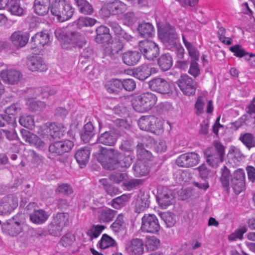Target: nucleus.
Masks as SVG:
<instances>
[{"label":"nucleus","instance_id":"nucleus-15","mask_svg":"<svg viewBox=\"0 0 255 255\" xmlns=\"http://www.w3.org/2000/svg\"><path fill=\"white\" fill-rule=\"evenodd\" d=\"M199 161V156L195 152H188L180 155L176 160V164L182 167H191Z\"/></svg>","mask_w":255,"mask_h":255},{"label":"nucleus","instance_id":"nucleus-63","mask_svg":"<svg viewBox=\"0 0 255 255\" xmlns=\"http://www.w3.org/2000/svg\"><path fill=\"white\" fill-rule=\"evenodd\" d=\"M197 61L192 60L190 64L189 73L194 77H196L200 74V69Z\"/></svg>","mask_w":255,"mask_h":255},{"label":"nucleus","instance_id":"nucleus-56","mask_svg":"<svg viewBox=\"0 0 255 255\" xmlns=\"http://www.w3.org/2000/svg\"><path fill=\"white\" fill-rule=\"evenodd\" d=\"M207 102V99L205 97L199 96L198 97L195 105L196 113L198 115L203 113L204 105Z\"/></svg>","mask_w":255,"mask_h":255},{"label":"nucleus","instance_id":"nucleus-40","mask_svg":"<svg viewBox=\"0 0 255 255\" xmlns=\"http://www.w3.org/2000/svg\"><path fill=\"white\" fill-rule=\"evenodd\" d=\"M122 81L119 79H113L107 87V90L109 93L117 94L123 89Z\"/></svg>","mask_w":255,"mask_h":255},{"label":"nucleus","instance_id":"nucleus-19","mask_svg":"<svg viewBox=\"0 0 255 255\" xmlns=\"http://www.w3.org/2000/svg\"><path fill=\"white\" fill-rule=\"evenodd\" d=\"M143 242L141 239L134 238L127 243L125 250L129 255H141L143 253Z\"/></svg>","mask_w":255,"mask_h":255},{"label":"nucleus","instance_id":"nucleus-30","mask_svg":"<svg viewBox=\"0 0 255 255\" xmlns=\"http://www.w3.org/2000/svg\"><path fill=\"white\" fill-rule=\"evenodd\" d=\"M10 39L13 44L15 47L19 48L26 44L29 37L27 34L23 33L20 31H15L12 34Z\"/></svg>","mask_w":255,"mask_h":255},{"label":"nucleus","instance_id":"nucleus-25","mask_svg":"<svg viewBox=\"0 0 255 255\" xmlns=\"http://www.w3.org/2000/svg\"><path fill=\"white\" fill-rule=\"evenodd\" d=\"M117 139L115 132L113 130H110L101 133L99 136L97 140L99 143L103 145L113 146L116 143Z\"/></svg>","mask_w":255,"mask_h":255},{"label":"nucleus","instance_id":"nucleus-36","mask_svg":"<svg viewBox=\"0 0 255 255\" xmlns=\"http://www.w3.org/2000/svg\"><path fill=\"white\" fill-rule=\"evenodd\" d=\"M107 7L109 8L112 14H117L125 11L126 9V5L119 0H116L113 2L107 3Z\"/></svg>","mask_w":255,"mask_h":255},{"label":"nucleus","instance_id":"nucleus-24","mask_svg":"<svg viewBox=\"0 0 255 255\" xmlns=\"http://www.w3.org/2000/svg\"><path fill=\"white\" fill-rule=\"evenodd\" d=\"M90 150L89 147H84L77 150L75 154V159L81 168L84 167L89 161Z\"/></svg>","mask_w":255,"mask_h":255},{"label":"nucleus","instance_id":"nucleus-43","mask_svg":"<svg viewBox=\"0 0 255 255\" xmlns=\"http://www.w3.org/2000/svg\"><path fill=\"white\" fill-rule=\"evenodd\" d=\"M130 197L129 194H123L112 200V206L113 208L119 209L126 206Z\"/></svg>","mask_w":255,"mask_h":255},{"label":"nucleus","instance_id":"nucleus-20","mask_svg":"<svg viewBox=\"0 0 255 255\" xmlns=\"http://www.w3.org/2000/svg\"><path fill=\"white\" fill-rule=\"evenodd\" d=\"M26 65L32 72H42L47 69V66L41 57L38 55L30 56L27 58Z\"/></svg>","mask_w":255,"mask_h":255},{"label":"nucleus","instance_id":"nucleus-33","mask_svg":"<svg viewBox=\"0 0 255 255\" xmlns=\"http://www.w3.org/2000/svg\"><path fill=\"white\" fill-rule=\"evenodd\" d=\"M157 64L161 70L166 71L172 66V57L168 53L162 54L158 59Z\"/></svg>","mask_w":255,"mask_h":255},{"label":"nucleus","instance_id":"nucleus-4","mask_svg":"<svg viewBox=\"0 0 255 255\" xmlns=\"http://www.w3.org/2000/svg\"><path fill=\"white\" fill-rule=\"evenodd\" d=\"M50 10L51 14L61 22L70 19L74 12V9L66 0H55L52 3Z\"/></svg>","mask_w":255,"mask_h":255},{"label":"nucleus","instance_id":"nucleus-5","mask_svg":"<svg viewBox=\"0 0 255 255\" xmlns=\"http://www.w3.org/2000/svg\"><path fill=\"white\" fill-rule=\"evenodd\" d=\"M207 162L213 167H216L218 164L224 160L225 147L219 141H215L213 146L207 148L205 151Z\"/></svg>","mask_w":255,"mask_h":255},{"label":"nucleus","instance_id":"nucleus-42","mask_svg":"<svg viewBox=\"0 0 255 255\" xmlns=\"http://www.w3.org/2000/svg\"><path fill=\"white\" fill-rule=\"evenodd\" d=\"M133 170L135 176H145L149 172L147 166L142 161L136 162L133 167Z\"/></svg>","mask_w":255,"mask_h":255},{"label":"nucleus","instance_id":"nucleus-12","mask_svg":"<svg viewBox=\"0 0 255 255\" xmlns=\"http://www.w3.org/2000/svg\"><path fill=\"white\" fill-rule=\"evenodd\" d=\"M18 206V199L13 195H8L0 200V215L10 214Z\"/></svg>","mask_w":255,"mask_h":255},{"label":"nucleus","instance_id":"nucleus-17","mask_svg":"<svg viewBox=\"0 0 255 255\" xmlns=\"http://www.w3.org/2000/svg\"><path fill=\"white\" fill-rule=\"evenodd\" d=\"M22 74L19 71L14 69L5 70L0 73V77L5 83L10 85L18 83L22 78Z\"/></svg>","mask_w":255,"mask_h":255},{"label":"nucleus","instance_id":"nucleus-11","mask_svg":"<svg viewBox=\"0 0 255 255\" xmlns=\"http://www.w3.org/2000/svg\"><path fill=\"white\" fill-rule=\"evenodd\" d=\"M159 36L169 44L175 46L178 42V36L174 27L166 24L163 28L158 29Z\"/></svg>","mask_w":255,"mask_h":255},{"label":"nucleus","instance_id":"nucleus-26","mask_svg":"<svg viewBox=\"0 0 255 255\" xmlns=\"http://www.w3.org/2000/svg\"><path fill=\"white\" fill-rule=\"evenodd\" d=\"M49 215L43 209H34L29 213V219L31 222L35 224H42L48 219Z\"/></svg>","mask_w":255,"mask_h":255},{"label":"nucleus","instance_id":"nucleus-34","mask_svg":"<svg viewBox=\"0 0 255 255\" xmlns=\"http://www.w3.org/2000/svg\"><path fill=\"white\" fill-rule=\"evenodd\" d=\"M137 30L140 35L145 38L152 37L155 33L153 26L149 22H142L139 24Z\"/></svg>","mask_w":255,"mask_h":255},{"label":"nucleus","instance_id":"nucleus-37","mask_svg":"<svg viewBox=\"0 0 255 255\" xmlns=\"http://www.w3.org/2000/svg\"><path fill=\"white\" fill-rule=\"evenodd\" d=\"M239 139L249 149L255 147V136L251 133H241Z\"/></svg>","mask_w":255,"mask_h":255},{"label":"nucleus","instance_id":"nucleus-1","mask_svg":"<svg viewBox=\"0 0 255 255\" xmlns=\"http://www.w3.org/2000/svg\"><path fill=\"white\" fill-rule=\"evenodd\" d=\"M135 144L132 139L126 140L122 142L120 148L128 153H120L114 148H102L100 156L105 159L106 162L105 166L109 170H114L121 168H128L133 162L134 156L132 154Z\"/></svg>","mask_w":255,"mask_h":255},{"label":"nucleus","instance_id":"nucleus-14","mask_svg":"<svg viewBox=\"0 0 255 255\" xmlns=\"http://www.w3.org/2000/svg\"><path fill=\"white\" fill-rule=\"evenodd\" d=\"M176 83L184 95L191 96L195 94L196 89V83L188 75L181 76Z\"/></svg>","mask_w":255,"mask_h":255},{"label":"nucleus","instance_id":"nucleus-57","mask_svg":"<svg viewBox=\"0 0 255 255\" xmlns=\"http://www.w3.org/2000/svg\"><path fill=\"white\" fill-rule=\"evenodd\" d=\"M123 89L126 91L131 92L133 91L136 87V83L132 79H126L122 81Z\"/></svg>","mask_w":255,"mask_h":255},{"label":"nucleus","instance_id":"nucleus-23","mask_svg":"<svg viewBox=\"0 0 255 255\" xmlns=\"http://www.w3.org/2000/svg\"><path fill=\"white\" fill-rule=\"evenodd\" d=\"M21 133L23 139L26 142L40 149H43L45 147L44 142L36 135L25 129L21 130Z\"/></svg>","mask_w":255,"mask_h":255},{"label":"nucleus","instance_id":"nucleus-16","mask_svg":"<svg viewBox=\"0 0 255 255\" xmlns=\"http://www.w3.org/2000/svg\"><path fill=\"white\" fill-rule=\"evenodd\" d=\"M73 145V142L69 140L56 141L49 145V151L55 155H62L69 151Z\"/></svg>","mask_w":255,"mask_h":255},{"label":"nucleus","instance_id":"nucleus-10","mask_svg":"<svg viewBox=\"0 0 255 255\" xmlns=\"http://www.w3.org/2000/svg\"><path fill=\"white\" fill-rule=\"evenodd\" d=\"M123 48L124 45L120 41L112 43L110 47L105 50L104 58L110 63H116L122 55Z\"/></svg>","mask_w":255,"mask_h":255},{"label":"nucleus","instance_id":"nucleus-32","mask_svg":"<svg viewBox=\"0 0 255 255\" xmlns=\"http://www.w3.org/2000/svg\"><path fill=\"white\" fill-rule=\"evenodd\" d=\"M31 42L35 47H43L49 42V35L43 32H38L32 37Z\"/></svg>","mask_w":255,"mask_h":255},{"label":"nucleus","instance_id":"nucleus-61","mask_svg":"<svg viewBox=\"0 0 255 255\" xmlns=\"http://www.w3.org/2000/svg\"><path fill=\"white\" fill-rule=\"evenodd\" d=\"M127 176L126 173L114 172L110 175L109 178L111 181L115 183H119L123 181Z\"/></svg>","mask_w":255,"mask_h":255},{"label":"nucleus","instance_id":"nucleus-39","mask_svg":"<svg viewBox=\"0 0 255 255\" xmlns=\"http://www.w3.org/2000/svg\"><path fill=\"white\" fill-rule=\"evenodd\" d=\"M133 74L139 80L143 81L151 75V70L147 65H142L135 69Z\"/></svg>","mask_w":255,"mask_h":255},{"label":"nucleus","instance_id":"nucleus-62","mask_svg":"<svg viewBox=\"0 0 255 255\" xmlns=\"http://www.w3.org/2000/svg\"><path fill=\"white\" fill-rule=\"evenodd\" d=\"M75 240L74 236L71 234H67L64 236L60 241V244L64 247L71 245Z\"/></svg>","mask_w":255,"mask_h":255},{"label":"nucleus","instance_id":"nucleus-60","mask_svg":"<svg viewBox=\"0 0 255 255\" xmlns=\"http://www.w3.org/2000/svg\"><path fill=\"white\" fill-rule=\"evenodd\" d=\"M21 110V106L18 103H14L5 109V113L7 115H15L20 112Z\"/></svg>","mask_w":255,"mask_h":255},{"label":"nucleus","instance_id":"nucleus-27","mask_svg":"<svg viewBox=\"0 0 255 255\" xmlns=\"http://www.w3.org/2000/svg\"><path fill=\"white\" fill-rule=\"evenodd\" d=\"M150 201L148 194H140L137 196L135 202L134 212L139 214L148 208L149 206Z\"/></svg>","mask_w":255,"mask_h":255},{"label":"nucleus","instance_id":"nucleus-53","mask_svg":"<svg viewBox=\"0 0 255 255\" xmlns=\"http://www.w3.org/2000/svg\"><path fill=\"white\" fill-rule=\"evenodd\" d=\"M124 220L122 214H119L115 222L111 225V228L115 232H119L124 229Z\"/></svg>","mask_w":255,"mask_h":255},{"label":"nucleus","instance_id":"nucleus-2","mask_svg":"<svg viewBox=\"0 0 255 255\" xmlns=\"http://www.w3.org/2000/svg\"><path fill=\"white\" fill-rule=\"evenodd\" d=\"M55 35L64 48L72 46L81 48L86 43L84 35L76 31L67 32L64 29L57 28L55 31Z\"/></svg>","mask_w":255,"mask_h":255},{"label":"nucleus","instance_id":"nucleus-8","mask_svg":"<svg viewBox=\"0 0 255 255\" xmlns=\"http://www.w3.org/2000/svg\"><path fill=\"white\" fill-rule=\"evenodd\" d=\"M139 49L141 53L148 60H153L159 54V48L154 42L148 40L140 41Z\"/></svg>","mask_w":255,"mask_h":255},{"label":"nucleus","instance_id":"nucleus-64","mask_svg":"<svg viewBox=\"0 0 255 255\" xmlns=\"http://www.w3.org/2000/svg\"><path fill=\"white\" fill-rule=\"evenodd\" d=\"M92 62V59H88L86 58L80 57L79 63V66H80L82 69H83L84 71L88 70L89 69V67L91 66Z\"/></svg>","mask_w":255,"mask_h":255},{"label":"nucleus","instance_id":"nucleus-49","mask_svg":"<svg viewBox=\"0 0 255 255\" xmlns=\"http://www.w3.org/2000/svg\"><path fill=\"white\" fill-rule=\"evenodd\" d=\"M96 20L89 17H81L77 20L75 23L79 28L84 26H93L96 22Z\"/></svg>","mask_w":255,"mask_h":255},{"label":"nucleus","instance_id":"nucleus-59","mask_svg":"<svg viewBox=\"0 0 255 255\" xmlns=\"http://www.w3.org/2000/svg\"><path fill=\"white\" fill-rule=\"evenodd\" d=\"M39 91L42 92V97L46 99L48 98L50 96L54 95L57 93V90L55 88L49 87H43L42 89L37 90V92H39Z\"/></svg>","mask_w":255,"mask_h":255},{"label":"nucleus","instance_id":"nucleus-21","mask_svg":"<svg viewBox=\"0 0 255 255\" xmlns=\"http://www.w3.org/2000/svg\"><path fill=\"white\" fill-rule=\"evenodd\" d=\"M159 205L165 208L174 202V196L172 190L163 188L162 191L159 193L156 197Z\"/></svg>","mask_w":255,"mask_h":255},{"label":"nucleus","instance_id":"nucleus-3","mask_svg":"<svg viewBox=\"0 0 255 255\" xmlns=\"http://www.w3.org/2000/svg\"><path fill=\"white\" fill-rule=\"evenodd\" d=\"M157 100L155 94L146 92L135 96L132 100V105L135 111L144 113L151 110L156 104Z\"/></svg>","mask_w":255,"mask_h":255},{"label":"nucleus","instance_id":"nucleus-41","mask_svg":"<svg viewBox=\"0 0 255 255\" xmlns=\"http://www.w3.org/2000/svg\"><path fill=\"white\" fill-rule=\"evenodd\" d=\"M54 223L64 228L67 226L69 221V216L67 213H58L53 217Z\"/></svg>","mask_w":255,"mask_h":255},{"label":"nucleus","instance_id":"nucleus-9","mask_svg":"<svg viewBox=\"0 0 255 255\" xmlns=\"http://www.w3.org/2000/svg\"><path fill=\"white\" fill-rule=\"evenodd\" d=\"M160 229L158 220L153 214H145L142 218L141 229L143 232L156 234Z\"/></svg>","mask_w":255,"mask_h":255},{"label":"nucleus","instance_id":"nucleus-35","mask_svg":"<svg viewBox=\"0 0 255 255\" xmlns=\"http://www.w3.org/2000/svg\"><path fill=\"white\" fill-rule=\"evenodd\" d=\"M50 0H35L34 8L35 12L40 15L46 14L49 9Z\"/></svg>","mask_w":255,"mask_h":255},{"label":"nucleus","instance_id":"nucleus-50","mask_svg":"<svg viewBox=\"0 0 255 255\" xmlns=\"http://www.w3.org/2000/svg\"><path fill=\"white\" fill-rule=\"evenodd\" d=\"M105 227L103 225H93L87 232V234L90 238L91 240L93 238H96L101 234L104 230Z\"/></svg>","mask_w":255,"mask_h":255},{"label":"nucleus","instance_id":"nucleus-13","mask_svg":"<svg viewBox=\"0 0 255 255\" xmlns=\"http://www.w3.org/2000/svg\"><path fill=\"white\" fill-rule=\"evenodd\" d=\"M230 185L236 194H239L245 189V174L243 170H236L231 180Z\"/></svg>","mask_w":255,"mask_h":255},{"label":"nucleus","instance_id":"nucleus-48","mask_svg":"<svg viewBox=\"0 0 255 255\" xmlns=\"http://www.w3.org/2000/svg\"><path fill=\"white\" fill-rule=\"evenodd\" d=\"M230 177V173L229 169L224 166L221 169V176L220 180L223 186L226 188L227 192L229 191V186L230 185L229 179Z\"/></svg>","mask_w":255,"mask_h":255},{"label":"nucleus","instance_id":"nucleus-51","mask_svg":"<svg viewBox=\"0 0 255 255\" xmlns=\"http://www.w3.org/2000/svg\"><path fill=\"white\" fill-rule=\"evenodd\" d=\"M116 244L115 241L107 234H104L99 242V247L104 249L110 247H113Z\"/></svg>","mask_w":255,"mask_h":255},{"label":"nucleus","instance_id":"nucleus-22","mask_svg":"<svg viewBox=\"0 0 255 255\" xmlns=\"http://www.w3.org/2000/svg\"><path fill=\"white\" fill-rule=\"evenodd\" d=\"M47 137L49 140H54L62 137L66 132V128L62 124L52 123L46 129Z\"/></svg>","mask_w":255,"mask_h":255},{"label":"nucleus","instance_id":"nucleus-46","mask_svg":"<svg viewBox=\"0 0 255 255\" xmlns=\"http://www.w3.org/2000/svg\"><path fill=\"white\" fill-rule=\"evenodd\" d=\"M8 10L12 14L18 16L22 15L23 12V9L20 6L19 2L15 0L10 1Z\"/></svg>","mask_w":255,"mask_h":255},{"label":"nucleus","instance_id":"nucleus-38","mask_svg":"<svg viewBox=\"0 0 255 255\" xmlns=\"http://www.w3.org/2000/svg\"><path fill=\"white\" fill-rule=\"evenodd\" d=\"M79 11L85 15H90L94 11L92 5L86 0H74Z\"/></svg>","mask_w":255,"mask_h":255},{"label":"nucleus","instance_id":"nucleus-7","mask_svg":"<svg viewBox=\"0 0 255 255\" xmlns=\"http://www.w3.org/2000/svg\"><path fill=\"white\" fill-rule=\"evenodd\" d=\"M139 128L143 130L156 133L163 129V124L161 120L154 116H143L138 121Z\"/></svg>","mask_w":255,"mask_h":255},{"label":"nucleus","instance_id":"nucleus-45","mask_svg":"<svg viewBox=\"0 0 255 255\" xmlns=\"http://www.w3.org/2000/svg\"><path fill=\"white\" fill-rule=\"evenodd\" d=\"M160 215L167 227H172L175 224L176 222V216L173 213L171 212H164L161 213Z\"/></svg>","mask_w":255,"mask_h":255},{"label":"nucleus","instance_id":"nucleus-29","mask_svg":"<svg viewBox=\"0 0 255 255\" xmlns=\"http://www.w3.org/2000/svg\"><path fill=\"white\" fill-rule=\"evenodd\" d=\"M141 54L136 51H128L123 54L124 63L128 66H134L139 61Z\"/></svg>","mask_w":255,"mask_h":255},{"label":"nucleus","instance_id":"nucleus-55","mask_svg":"<svg viewBox=\"0 0 255 255\" xmlns=\"http://www.w3.org/2000/svg\"><path fill=\"white\" fill-rule=\"evenodd\" d=\"M73 189L71 185L67 183H62L58 185L55 192L57 194L68 195L73 193Z\"/></svg>","mask_w":255,"mask_h":255},{"label":"nucleus","instance_id":"nucleus-18","mask_svg":"<svg viewBox=\"0 0 255 255\" xmlns=\"http://www.w3.org/2000/svg\"><path fill=\"white\" fill-rule=\"evenodd\" d=\"M149 89L162 94L169 93L170 87L168 83L164 79L160 78H154L148 82Z\"/></svg>","mask_w":255,"mask_h":255},{"label":"nucleus","instance_id":"nucleus-44","mask_svg":"<svg viewBox=\"0 0 255 255\" xmlns=\"http://www.w3.org/2000/svg\"><path fill=\"white\" fill-rule=\"evenodd\" d=\"M137 155L139 161L150 160L152 158V154L150 152L147 150L143 147L142 143L138 144L136 146Z\"/></svg>","mask_w":255,"mask_h":255},{"label":"nucleus","instance_id":"nucleus-54","mask_svg":"<svg viewBox=\"0 0 255 255\" xmlns=\"http://www.w3.org/2000/svg\"><path fill=\"white\" fill-rule=\"evenodd\" d=\"M19 122L22 126L28 128H32L34 126V119L31 116H21L19 119Z\"/></svg>","mask_w":255,"mask_h":255},{"label":"nucleus","instance_id":"nucleus-47","mask_svg":"<svg viewBox=\"0 0 255 255\" xmlns=\"http://www.w3.org/2000/svg\"><path fill=\"white\" fill-rule=\"evenodd\" d=\"M230 50L232 52L234 53V55L237 57H245L246 59L249 60V58L247 57L249 55V57H251L253 56V54L252 53L249 54L248 52H246L240 45H236L233 46H231L230 47Z\"/></svg>","mask_w":255,"mask_h":255},{"label":"nucleus","instance_id":"nucleus-31","mask_svg":"<svg viewBox=\"0 0 255 255\" xmlns=\"http://www.w3.org/2000/svg\"><path fill=\"white\" fill-rule=\"evenodd\" d=\"M117 214V211L110 208L100 210L98 212V217L100 223H107L112 221Z\"/></svg>","mask_w":255,"mask_h":255},{"label":"nucleus","instance_id":"nucleus-52","mask_svg":"<svg viewBox=\"0 0 255 255\" xmlns=\"http://www.w3.org/2000/svg\"><path fill=\"white\" fill-rule=\"evenodd\" d=\"M46 104L40 101H33L30 102L28 106L29 111L33 112H39L45 109Z\"/></svg>","mask_w":255,"mask_h":255},{"label":"nucleus","instance_id":"nucleus-28","mask_svg":"<svg viewBox=\"0 0 255 255\" xmlns=\"http://www.w3.org/2000/svg\"><path fill=\"white\" fill-rule=\"evenodd\" d=\"M96 36L95 41L98 43H104L110 42L111 35L109 28L105 26H100L96 30Z\"/></svg>","mask_w":255,"mask_h":255},{"label":"nucleus","instance_id":"nucleus-6","mask_svg":"<svg viewBox=\"0 0 255 255\" xmlns=\"http://www.w3.org/2000/svg\"><path fill=\"white\" fill-rule=\"evenodd\" d=\"M22 214H18L1 225L3 232L11 237H15L23 230Z\"/></svg>","mask_w":255,"mask_h":255},{"label":"nucleus","instance_id":"nucleus-58","mask_svg":"<svg viewBox=\"0 0 255 255\" xmlns=\"http://www.w3.org/2000/svg\"><path fill=\"white\" fill-rule=\"evenodd\" d=\"M63 229V227L54 223L53 221H52L51 223L48 226V231L49 233L54 236L59 235Z\"/></svg>","mask_w":255,"mask_h":255}]
</instances>
